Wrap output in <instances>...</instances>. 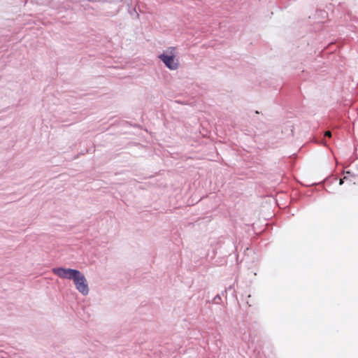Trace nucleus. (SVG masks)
I'll return each mask as SVG.
<instances>
[{"label":"nucleus","mask_w":358,"mask_h":358,"mask_svg":"<svg viewBox=\"0 0 358 358\" xmlns=\"http://www.w3.org/2000/svg\"><path fill=\"white\" fill-rule=\"evenodd\" d=\"M52 273L63 279L73 280L78 270L62 267L52 268Z\"/></svg>","instance_id":"3"},{"label":"nucleus","mask_w":358,"mask_h":358,"mask_svg":"<svg viewBox=\"0 0 358 358\" xmlns=\"http://www.w3.org/2000/svg\"><path fill=\"white\" fill-rule=\"evenodd\" d=\"M159 58L170 70H176L179 66L178 59L176 57V48L171 47L159 55Z\"/></svg>","instance_id":"1"},{"label":"nucleus","mask_w":358,"mask_h":358,"mask_svg":"<svg viewBox=\"0 0 358 358\" xmlns=\"http://www.w3.org/2000/svg\"><path fill=\"white\" fill-rule=\"evenodd\" d=\"M324 136H327V137H331V133L330 131H327L324 134Z\"/></svg>","instance_id":"4"},{"label":"nucleus","mask_w":358,"mask_h":358,"mask_svg":"<svg viewBox=\"0 0 358 358\" xmlns=\"http://www.w3.org/2000/svg\"><path fill=\"white\" fill-rule=\"evenodd\" d=\"M343 183V179H341L340 181H339V184L340 185H342Z\"/></svg>","instance_id":"5"},{"label":"nucleus","mask_w":358,"mask_h":358,"mask_svg":"<svg viewBox=\"0 0 358 358\" xmlns=\"http://www.w3.org/2000/svg\"><path fill=\"white\" fill-rule=\"evenodd\" d=\"M76 285V289L83 295H87L89 293V287L87 281L80 271L77 272L73 279L72 280Z\"/></svg>","instance_id":"2"}]
</instances>
